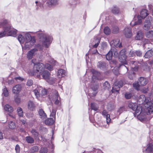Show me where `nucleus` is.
<instances>
[{
  "instance_id": "1",
  "label": "nucleus",
  "mask_w": 153,
  "mask_h": 153,
  "mask_svg": "<svg viewBox=\"0 0 153 153\" xmlns=\"http://www.w3.org/2000/svg\"><path fill=\"white\" fill-rule=\"evenodd\" d=\"M22 34H19L18 39L21 44H24V46L22 45L23 49L29 48L32 46L36 42V40L34 36H31L32 35H36L39 38L43 45L46 48L49 47L53 40L52 36L44 31H39L36 32H26L22 33Z\"/></svg>"
},
{
  "instance_id": "2",
  "label": "nucleus",
  "mask_w": 153,
  "mask_h": 153,
  "mask_svg": "<svg viewBox=\"0 0 153 153\" xmlns=\"http://www.w3.org/2000/svg\"><path fill=\"white\" fill-rule=\"evenodd\" d=\"M112 51V54L114 53V57H117L119 56V60L123 64L119 66L120 68L121 67L123 68H126L128 70V68L124 65L127 64L129 63V64L131 65V70H132V71H136L137 70L138 67L141 65V63L136 61H130L129 62L128 61H127L126 60L127 56L126 55L125 49H123L121 50L119 54H118V52L116 49H113Z\"/></svg>"
},
{
  "instance_id": "3",
  "label": "nucleus",
  "mask_w": 153,
  "mask_h": 153,
  "mask_svg": "<svg viewBox=\"0 0 153 153\" xmlns=\"http://www.w3.org/2000/svg\"><path fill=\"white\" fill-rule=\"evenodd\" d=\"M45 68L50 71H51L53 70V64L51 65L47 63L44 65L43 63H39L36 64H35L33 66V70L29 71L28 73L31 76H35L38 73H41L43 79H48L50 76V74L48 71L45 70Z\"/></svg>"
},
{
  "instance_id": "4",
  "label": "nucleus",
  "mask_w": 153,
  "mask_h": 153,
  "mask_svg": "<svg viewBox=\"0 0 153 153\" xmlns=\"http://www.w3.org/2000/svg\"><path fill=\"white\" fill-rule=\"evenodd\" d=\"M150 97H146L144 95H141L138 100V102H141L144 105L146 108L144 110H142L143 112L145 113L146 117L144 120L141 121L143 122L146 120V115L153 114V90L151 91V92L149 94Z\"/></svg>"
},
{
  "instance_id": "5",
  "label": "nucleus",
  "mask_w": 153,
  "mask_h": 153,
  "mask_svg": "<svg viewBox=\"0 0 153 153\" xmlns=\"http://www.w3.org/2000/svg\"><path fill=\"white\" fill-rule=\"evenodd\" d=\"M7 20H4L0 22V26L3 27V30L0 31V38L6 36L15 37L17 33V30L7 24Z\"/></svg>"
},
{
  "instance_id": "6",
  "label": "nucleus",
  "mask_w": 153,
  "mask_h": 153,
  "mask_svg": "<svg viewBox=\"0 0 153 153\" xmlns=\"http://www.w3.org/2000/svg\"><path fill=\"white\" fill-rule=\"evenodd\" d=\"M128 107L133 110H135L134 116L137 117V119L140 121H143L146 117L145 114L142 110L140 106H138L137 103L130 102L128 104Z\"/></svg>"
},
{
  "instance_id": "7",
  "label": "nucleus",
  "mask_w": 153,
  "mask_h": 153,
  "mask_svg": "<svg viewBox=\"0 0 153 153\" xmlns=\"http://www.w3.org/2000/svg\"><path fill=\"white\" fill-rule=\"evenodd\" d=\"M149 14L148 11L146 9H142L141 11L140 16L138 15L137 16H135L133 20L130 23L131 25L133 26L136 25L140 24L142 22V19H144Z\"/></svg>"
},
{
  "instance_id": "8",
  "label": "nucleus",
  "mask_w": 153,
  "mask_h": 153,
  "mask_svg": "<svg viewBox=\"0 0 153 153\" xmlns=\"http://www.w3.org/2000/svg\"><path fill=\"white\" fill-rule=\"evenodd\" d=\"M33 92L37 99H39L40 96L45 95L46 94L47 91L45 89L43 88L42 87L37 85V87L33 91Z\"/></svg>"
},
{
  "instance_id": "9",
  "label": "nucleus",
  "mask_w": 153,
  "mask_h": 153,
  "mask_svg": "<svg viewBox=\"0 0 153 153\" xmlns=\"http://www.w3.org/2000/svg\"><path fill=\"white\" fill-rule=\"evenodd\" d=\"M148 82L147 79L143 77H140L138 80L137 82L133 83V86L135 89L139 90L140 86H143L146 85Z\"/></svg>"
},
{
  "instance_id": "10",
  "label": "nucleus",
  "mask_w": 153,
  "mask_h": 153,
  "mask_svg": "<svg viewBox=\"0 0 153 153\" xmlns=\"http://www.w3.org/2000/svg\"><path fill=\"white\" fill-rule=\"evenodd\" d=\"M123 82L122 80H120L119 81H117L114 83V87H113L111 91L112 93L115 92V91L118 92L119 90H116V89L120 88L123 85Z\"/></svg>"
},
{
  "instance_id": "11",
  "label": "nucleus",
  "mask_w": 153,
  "mask_h": 153,
  "mask_svg": "<svg viewBox=\"0 0 153 153\" xmlns=\"http://www.w3.org/2000/svg\"><path fill=\"white\" fill-rule=\"evenodd\" d=\"M143 152L146 153H153V142H150L146 146V148L143 149Z\"/></svg>"
},
{
  "instance_id": "12",
  "label": "nucleus",
  "mask_w": 153,
  "mask_h": 153,
  "mask_svg": "<svg viewBox=\"0 0 153 153\" xmlns=\"http://www.w3.org/2000/svg\"><path fill=\"white\" fill-rule=\"evenodd\" d=\"M90 88L91 89L94 91V92L92 93H91L90 92L88 93V95L90 97H92L94 96L97 92L95 91L97 90L98 88V86L96 83L94 84L93 85L91 84L90 86Z\"/></svg>"
},
{
  "instance_id": "13",
  "label": "nucleus",
  "mask_w": 153,
  "mask_h": 153,
  "mask_svg": "<svg viewBox=\"0 0 153 153\" xmlns=\"http://www.w3.org/2000/svg\"><path fill=\"white\" fill-rule=\"evenodd\" d=\"M38 50L36 48H34L29 51L27 54V58L29 59H32L33 56L37 53Z\"/></svg>"
},
{
  "instance_id": "14",
  "label": "nucleus",
  "mask_w": 153,
  "mask_h": 153,
  "mask_svg": "<svg viewBox=\"0 0 153 153\" xmlns=\"http://www.w3.org/2000/svg\"><path fill=\"white\" fill-rule=\"evenodd\" d=\"M91 72L93 75L92 78V82L94 83L96 80L98 79L100 75V73L93 69L91 70Z\"/></svg>"
},
{
  "instance_id": "15",
  "label": "nucleus",
  "mask_w": 153,
  "mask_h": 153,
  "mask_svg": "<svg viewBox=\"0 0 153 153\" xmlns=\"http://www.w3.org/2000/svg\"><path fill=\"white\" fill-rule=\"evenodd\" d=\"M43 1L46 2L48 6L51 7L57 5L59 0H42Z\"/></svg>"
},
{
  "instance_id": "16",
  "label": "nucleus",
  "mask_w": 153,
  "mask_h": 153,
  "mask_svg": "<svg viewBox=\"0 0 153 153\" xmlns=\"http://www.w3.org/2000/svg\"><path fill=\"white\" fill-rule=\"evenodd\" d=\"M111 46H114L116 47H118L119 48L121 47V43L120 42V40L119 39H116L115 40H112L110 43Z\"/></svg>"
},
{
  "instance_id": "17",
  "label": "nucleus",
  "mask_w": 153,
  "mask_h": 153,
  "mask_svg": "<svg viewBox=\"0 0 153 153\" xmlns=\"http://www.w3.org/2000/svg\"><path fill=\"white\" fill-rule=\"evenodd\" d=\"M153 27L151 25L150 20H146L145 21L144 23V29L145 30H147Z\"/></svg>"
},
{
  "instance_id": "18",
  "label": "nucleus",
  "mask_w": 153,
  "mask_h": 153,
  "mask_svg": "<svg viewBox=\"0 0 153 153\" xmlns=\"http://www.w3.org/2000/svg\"><path fill=\"white\" fill-rule=\"evenodd\" d=\"M21 87L20 85H17L14 86L12 89L13 93L18 94L21 91Z\"/></svg>"
},
{
  "instance_id": "19",
  "label": "nucleus",
  "mask_w": 153,
  "mask_h": 153,
  "mask_svg": "<svg viewBox=\"0 0 153 153\" xmlns=\"http://www.w3.org/2000/svg\"><path fill=\"white\" fill-rule=\"evenodd\" d=\"M131 29L130 27L125 28L124 30V33L127 38H130L132 36Z\"/></svg>"
},
{
  "instance_id": "20",
  "label": "nucleus",
  "mask_w": 153,
  "mask_h": 153,
  "mask_svg": "<svg viewBox=\"0 0 153 153\" xmlns=\"http://www.w3.org/2000/svg\"><path fill=\"white\" fill-rule=\"evenodd\" d=\"M102 114L103 116L106 118L107 123L109 125L111 121L110 115L108 114L107 111L105 110H104L102 111Z\"/></svg>"
},
{
  "instance_id": "21",
  "label": "nucleus",
  "mask_w": 153,
  "mask_h": 153,
  "mask_svg": "<svg viewBox=\"0 0 153 153\" xmlns=\"http://www.w3.org/2000/svg\"><path fill=\"white\" fill-rule=\"evenodd\" d=\"M65 70L60 69L58 70L57 75L59 78H60L65 76Z\"/></svg>"
},
{
  "instance_id": "22",
  "label": "nucleus",
  "mask_w": 153,
  "mask_h": 153,
  "mask_svg": "<svg viewBox=\"0 0 153 153\" xmlns=\"http://www.w3.org/2000/svg\"><path fill=\"white\" fill-rule=\"evenodd\" d=\"M38 114L40 118L42 120H44L47 117L46 114L43 109H40L38 111Z\"/></svg>"
},
{
  "instance_id": "23",
  "label": "nucleus",
  "mask_w": 153,
  "mask_h": 153,
  "mask_svg": "<svg viewBox=\"0 0 153 153\" xmlns=\"http://www.w3.org/2000/svg\"><path fill=\"white\" fill-rule=\"evenodd\" d=\"M101 39L100 37H98L94 39L93 42V47L94 48H97L98 46Z\"/></svg>"
},
{
  "instance_id": "24",
  "label": "nucleus",
  "mask_w": 153,
  "mask_h": 153,
  "mask_svg": "<svg viewBox=\"0 0 153 153\" xmlns=\"http://www.w3.org/2000/svg\"><path fill=\"white\" fill-rule=\"evenodd\" d=\"M143 36V33L141 30L138 31L135 36V39L137 40H140L142 39Z\"/></svg>"
},
{
  "instance_id": "25",
  "label": "nucleus",
  "mask_w": 153,
  "mask_h": 153,
  "mask_svg": "<svg viewBox=\"0 0 153 153\" xmlns=\"http://www.w3.org/2000/svg\"><path fill=\"white\" fill-rule=\"evenodd\" d=\"M54 96L56 100L55 102V104L56 105L58 104L59 103L60 97L59 96L58 92L56 91H54Z\"/></svg>"
},
{
  "instance_id": "26",
  "label": "nucleus",
  "mask_w": 153,
  "mask_h": 153,
  "mask_svg": "<svg viewBox=\"0 0 153 153\" xmlns=\"http://www.w3.org/2000/svg\"><path fill=\"white\" fill-rule=\"evenodd\" d=\"M79 0H70L68 4L72 8L75 7L78 3Z\"/></svg>"
},
{
  "instance_id": "27",
  "label": "nucleus",
  "mask_w": 153,
  "mask_h": 153,
  "mask_svg": "<svg viewBox=\"0 0 153 153\" xmlns=\"http://www.w3.org/2000/svg\"><path fill=\"white\" fill-rule=\"evenodd\" d=\"M4 109L5 111L10 113H11L13 111V108L8 104H6L5 105Z\"/></svg>"
},
{
  "instance_id": "28",
  "label": "nucleus",
  "mask_w": 153,
  "mask_h": 153,
  "mask_svg": "<svg viewBox=\"0 0 153 153\" xmlns=\"http://www.w3.org/2000/svg\"><path fill=\"white\" fill-rule=\"evenodd\" d=\"M54 120L52 118H48L45 121V123L47 125H51L54 123Z\"/></svg>"
},
{
  "instance_id": "29",
  "label": "nucleus",
  "mask_w": 153,
  "mask_h": 153,
  "mask_svg": "<svg viewBox=\"0 0 153 153\" xmlns=\"http://www.w3.org/2000/svg\"><path fill=\"white\" fill-rule=\"evenodd\" d=\"M153 55V51L152 50L148 51L145 53L144 57L145 58H149Z\"/></svg>"
},
{
  "instance_id": "30",
  "label": "nucleus",
  "mask_w": 153,
  "mask_h": 153,
  "mask_svg": "<svg viewBox=\"0 0 153 153\" xmlns=\"http://www.w3.org/2000/svg\"><path fill=\"white\" fill-rule=\"evenodd\" d=\"M112 13L114 14H116L119 13V8L116 6H114L111 9Z\"/></svg>"
},
{
  "instance_id": "31",
  "label": "nucleus",
  "mask_w": 153,
  "mask_h": 153,
  "mask_svg": "<svg viewBox=\"0 0 153 153\" xmlns=\"http://www.w3.org/2000/svg\"><path fill=\"white\" fill-rule=\"evenodd\" d=\"M113 56L112 51V49L106 55V58L107 60H109L112 59Z\"/></svg>"
},
{
  "instance_id": "32",
  "label": "nucleus",
  "mask_w": 153,
  "mask_h": 153,
  "mask_svg": "<svg viewBox=\"0 0 153 153\" xmlns=\"http://www.w3.org/2000/svg\"><path fill=\"white\" fill-rule=\"evenodd\" d=\"M97 66L98 68L101 69H103L105 68L106 64L104 62H100L98 63Z\"/></svg>"
},
{
  "instance_id": "33",
  "label": "nucleus",
  "mask_w": 153,
  "mask_h": 153,
  "mask_svg": "<svg viewBox=\"0 0 153 153\" xmlns=\"http://www.w3.org/2000/svg\"><path fill=\"white\" fill-rule=\"evenodd\" d=\"M8 126L10 129H14L16 127L15 123L13 121H10L8 123Z\"/></svg>"
},
{
  "instance_id": "34",
  "label": "nucleus",
  "mask_w": 153,
  "mask_h": 153,
  "mask_svg": "<svg viewBox=\"0 0 153 153\" xmlns=\"http://www.w3.org/2000/svg\"><path fill=\"white\" fill-rule=\"evenodd\" d=\"M27 142L29 143H33L34 142V139L30 136H27L25 137Z\"/></svg>"
},
{
  "instance_id": "35",
  "label": "nucleus",
  "mask_w": 153,
  "mask_h": 153,
  "mask_svg": "<svg viewBox=\"0 0 153 153\" xmlns=\"http://www.w3.org/2000/svg\"><path fill=\"white\" fill-rule=\"evenodd\" d=\"M9 93L7 88L4 87V88L2 89V96H4L7 97L8 96Z\"/></svg>"
},
{
  "instance_id": "36",
  "label": "nucleus",
  "mask_w": 153,
  "mask_h": 153,
  "mask_svg": "<svg viewBox=\"0 0 153 153\" xmlns=\"http://www.w3.org/2000/svg\"><path fill=\"white\" fill-rule=\"evenodd\" d=\"M35 106L34 103L31 101H29L28 104V107L29 109L32 110L34 108Z\"/></svg>"
},
{
  "instance_id": "37",
  "label": "nucleus",
  "mask_w": 153,
  "mask_h": 153,
  "mask_svg": "<svg viewBox=\"0 0 153 153\" xmlns=\"http://www.w3.org/2000/svg\"><path fill=\"white\" fill-rule=\"evenodd\" d=\"M107 108L108 111H110L114 108V105L113 103H109L107 105Z\"/></svg>"
},
{
  "instance_id": "38",
  "label": "nucleus",
  "mask_w": 153,
  "mask_h": 153,
  "mask_svg": "<svg viewBox=\"0 0 153 153\" xmlns=\"http://www.w3.org/2000/svg\"><path fill=\"white\" fill-rule=\"evenodd\" d=\"M146 36L148 38H151L153 36V30H151L147 31L146 33Z\"/></svg>"
},
{
  "instance_id": "39",
  "label": "nucleus",
  "mask_w": 153,
  "mask_h": 153,
  "mask_svg": "<svg viewBox=\"0 0 153 153\" xmlns=\"http://www.w3.org/2000/svg\"><path fill=\"white\" fill-rule=\"evenodd\" d=\"M17 111L18 115L20 117H22L23 115V112L22 111V109L20 107H19L17 108Z\"/></svg>"
},
{
  "instance_id": "40",
  "label": "nucleus",
  "mask_w": 153,
  "mask_h": 153,
  "mask_svg": "<svg viewBox=\"0 0 153 153\" xmlns=\"http://www.w3.org/2000/svg\"><path fill=\"white\" fill-rule=\"evenodd\" d=\"M104 32L106 35H109L111 33V30L108 27H106L104 29Z\"/></svg>"
},
{
  "instance_id": "41",
  "label": "nucleus",
  "mask_w": 153,
  "mask_h": 153,
  "mask_svg": "<svg viewBox=\"0 0 153 153\" xmlns=\"http://www.w3.org/2000/svg\"><path fill=\"white\" fill-rule=\"evenodd\" d=\"M110 85L108 82H105L103 84V87L105 89L108 90L109 89Z\"/></svg>"
},
{
  "instance_id": "42",
  "label": "nucleus",
  "mask_w": 153,
  "mask_h": 153,
  "mask_svg": "<svg viewBox=\"0 0 153 153\" xmlns=\"http://www.w3.org/2000/svg\"><path fill=\"white\" fill-rule=\"evenodd\" d=\"M112 29V32L114 33H117L119 32V28L117 26L113 27Z\"/></svg>"
},
{
  "instance_id": "43",
  "label": "nucleus",
  "mask_w": 153,
  "mask_h": 153,
  "mask_svg": "<svg viewBox=\"0 0 153 153\" xmlns=\"http://www.w3.org/2000/svg\"><path fill=\"white\" fill-rule=\"evenodd\" d=\"M35 48H36L37 50L38 49L39 51H42L43 49V45L38 44L36 45Z\"/></svg>"
},
{
  "instance_id": "44",
  "label": "nucleus",
  "mask_w": 153,
  "mask_h": 153,
  "mask_svg": "<svg viewBox=\"0 0 153 153\" xmlns=\"http://www.w3.org/2000/svg\"><path fill=\"white\" fill-rule=\"evenodd\" d=\"M31 132L33 135H34L35 137H37L39 135V133L36 131L35 129H33L31 131Z\"/></svg>"
},
{
  "instance_id": "45",
  "label": "nucleus",
  "mask_w": 153,
  "mask_h": 153,
  "mask_svg": "<svg viewBox=\"0 0 153 153\" xmlns=\"http://www.w3.org/2000/svg\"><path fill=\"white\" fill-rule=\"evenodd\" d=\"M91 108L92 109H93L95 111H97L98 109V107L95 103H92L91 104Z\"/></svg>"
},
{
  "instance_id": "46",
  "label": "nucleus",
  "mask_w": 153,
  "mask_h": 153,
  "mask_svg": "<svg viewBox=\"0 0 153 153\" xmlns=\"http://www.w3.org/2000/svg\"><path fill=\"white\" fill-rule=\"evenodd\" d=\"M107 47V44L105 42L102 43L101 45V48L100 49V51L105 49Z\"/></svg>"
},
{
  "instance_id": "47",
  "label": "nucleus",
  "mask_w": 153,
  "mask_h": 153,
  "mask_svg": "<svg viewBox=\"0 0 153 153\" xmlns=\"http://www.w3.org/2000/svg\"><path fill=\"white\" fill-rule=\"evenodd\" d=\"M91 52L92 54L93 55H95L97 56L100 55V54L99 53L97 50L96 49L94 50H92L91 51Z\"/></svg>"
},
{
  "instance_id": "48",
  "label": "nucleus",
  "mask_w": 153,
  "mask_h": 153,
  "mask_svg": "<svg viewBox=\"0 0 153 153\" xmlns=\"http://www.w3.org/2000/svg\"><path fill=\"white\" fill-rule=\"evenodd\" d=\"M48 151V149L47 148L42 147L40 150V152L41 153H46Z\"/></svg>"
},
{
  "instance_id": "49",
  "label": "nucleus",
  "mask_w": 153,
  "mask_h": 153,
  "mask_svg": "<svg viewBox=\"0 0 153 153\" xmlns=\"http://www.w3.org/2000/svg\"><path fill=\"white\" fill-rule=\"evenodd\" d=\"M125 98L126 99H129L131 98L132 94L130 93L127 92L125 93Z\"/></svg>"
},
{
  "instance_id": "50",
  "label": "nucleus",
  "mask_w": 153,
  "mask_h": 153,
  "mask_svg": "<svg viewBox=\"0 0 153 153\" xmlns=\"http://www.w3.org/2000/svg\"><path fill=\"white\" fill-rule=\"evenodd\" d=\"M35 3L36 4V6L37 7L36 8L37 9H38L39 8V7H43V5L40 2H39L38 1H36Z\"/></svg>"
},
{
  "instance_id": "51",
  "label": "nucleus",
  "mask_w": 153,
  "mask_h": 153,
  "mask_svg": "<svg viewBox=\"0 0 153 153\" xmlns=\"http://www.w3.org/2000/svg\"><path fill=\"white\" fill-rule=\"evenodd\" d=\"M125 110V108L124 107H120L117 111V112L119 113L120 115L123 111Z\"/></svg>"
},
{
  "instance_id": "52",
  "label": "nucleus",
  "mask_w": 153,
  "mask_h": 153,
  "mask_svg": "<svg viewBox=\"0 0 153 153\" xmlns=\"http://www.w3.org/2000/svg\"><path fill=\"white\" fill-rule=\"evenodd\" d=\"M143 46L145 47V46L146 44H148L149 42L148 39H143Z\"/></svg>"
},
{
  "instance_id": "53",
  "label": "nucleus",
  "mask_w": 153,
  "mask_h": 153,
  "mask_svg": "<svg viewBox=\"0 0 153 153\" xmlns=\"http://www.w3.org/2000/svg\"><path fill=\"white\" fill-rule=\"evenodd\" d=\"M15 149L16 153H19L20 150V147L18 144L16 145Z\"/></svg>"
},
{
  "instance_id": "54",
  "label": "nucleus",
  "mask_w": 153,
  "mask_h": 153,
  "mask_svg": "<svg viewBox=\"0 0 153 153\" xmlns=\"http://www.w3.org/2000/svg\"><path fill=\"white\" fill-rule=\"evenodd\" d=\"M56 111L55 110L53 109L52 110V112L51 114V116L52 117L55 118L56 114Z\"/></svg>"
},
{
  "instance_id": "55",
  "label": "nucleus",
  "mask_w": 153,
  "mask_h": 153,
  "mask_svg": "<svg viewBox=\"0 0 153 153\" xmlns=\"http://www.w3.org/2000/svg\"><path fill=\"white\" fill-rule=\"evenodd\" d=\"M113 71L115 75H117L118 74V68L117 67H114L113 70Z\"/></svg>"
},
{
  "instance_id": "56",
  "label": "nucleus",
  "mask_w": 153,
  "mask_h": 153,
  "mask_svg": "<svg viewBox=\"0 0 153 153\" xmlns=\"http://www.w3.org/2000/svg\"><path fill=\"white\" fill-rule=\"evenodd\" d=\"M15 101L17 103L19 104L21 102L20 99L17 96H15Z\"/></svg>"
},
{
  "instance_id": "57",
  "label": "nucleus",
  "mask_w": 153,
  "mask_h": 153,
  "mask_svg": "<svg viewBox=\"0 0 153 153\" xmlns=\"http://www.w3.org/2000/svg\"><path fill=\"white\" fill-rule=\"evenodd\" d=\"M135 52L131 51L129 53V56H130L133 57L135 55Z\"/></svg>"
},
{
  "instance_id": "58",
  "label": "nucleus",
  "mask_w": 153,
  "mask_h": 153,
  "mask_svg": "<svg viewBox=\"0 0 153 153\" xmlns=\"http://www.w3.org/2000/svg\"><path fill=\"white\" fill-rule=\"evenodd\" d=\"M135 77V74L134 72L128 75V77L131 79H133Z\"/></svg>"
},
{
  "instance_id": "59",
  "label": "nucleus",
  "mask_w": 153,
  "mask_h": 153,
  "mask_svg": "<svg viewBox=\"0 0 153 153\" xmlns=\"http://www.w3.org/2000/svg\"><path fill=\"white\" fill-rule=\"evenodd\" d=\"M33 81L31 79L28 80L27 82V85L28 86H30L33 84Z\"/></svg>"
},
{
  "instance_id": "60",
  "label": "nucleus",
  "mask_w": 153,
  "mask_h": 153,
  "mask_svg": "<svg viewBox=\"0 0 153 153\" xmlns=\"http://www.w3.org/2000/svg\"><path fill=\"white\" fill-rule=\"evenodd\" d=\"M138 56H140L142 55V53L140 51H137L135 52V54Z\"/></svg>"
},
{
  "instance_id": "61",
  "label": "nucleus",
  "mask_w": 153,
  "mask_h": 153,
  "mask_svg": "<svg viewBox=\"0 0 153 153\" xmlns=\"http://www.w3.org/2000/svg\"><path fill=\"white\" fill-rule=\"evenodd\" d=\"M117 61L114 60H112L111 62V64H113L114 65H117Z\"/></svg>"
},
{
  "instance_id": "62",
  "label": "nucleus",
  "mask_w": 153,
  "mask_h": 153,
  "mask_svg": "<svg viewBox=\"0 0 153 153\" xmlns=\"http://www.w3.org/2000/svg\"><path fill=\"white\" fill-rule=\"evenodd\" d=\"M14 79L16 80L18 79L21 81H23V80H24L23 78H22L20 76L15 77Z\"/></svg>"
},
{
  "instance_id": "63",
  "label": "nucleus",
  "mask_w": 153,
  "mask_h": 153,
  "mask_svg": "<svg viewBox=\"0 0 153 153\" xmlns=\"http://www.w3.org/2000/svg\"><path fill=\"white\" fill-rule=\"evenodd\" d=\"M86 62L87 64H88V58H89L88 56V53H87L86 55Z\"/></svg>"
},
{
  "instance_id": "64",
  "label": "nucleus",
  "mask_w": 153,
  "mask_h": 153,
  "mask_svg": "<svg viewBox=\"0 0 153 153\" xmlns=\"http://www.w3.org/2000/svg\"><path fill=\"white\" fill-rule=\"evenodd\" d=\"M14 83V81L12 79L11 80H9L8 81V83L10 84H13Z\"/></svg>"
}]
</instances>
